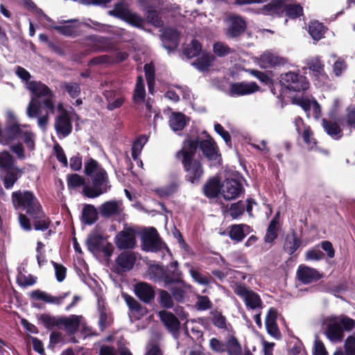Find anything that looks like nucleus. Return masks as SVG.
Masks as SVG:
<instances>
[{
	"label": "nucleus",
	"mask_w": 355,
	"mask_h": 355,
	"mask_svg": "<svg viewBox=\"0 0 355 355\" xmlns=\"http://www.w3.org/2000/svg\"><path fill=\"white\" fill-rule=\"evenodd\" d=\"M136 230L132 227L124 228L114 238L116 247L120 250H132L136 246Z\"/></svg>",
	"instance_id": "10"
},
{
	"label": "nucleus",
	"mask_w": 355,
	"mask_h": 355,
	"mask_svg": "<svg viewBox=\"0 0 355 355\" xmlns=\"http://www.w3.org/2000/svg\"><path fill=\"white\" fill-rule=\"evenodd\" d=\"M228 26L226 31V35L229 37H237L243 33L247 27V23L245 19L236 14L230 15L227 18Z\"/></svg>",
	"instance_id": "11"
},
{
	"label": "nucleus",
	"mask_w": 355,
	"mask_h": 355,
	"mask_svg": "<svg viewBox=\"0 0 355 355\" xmlns=\"http://www.w3.org/2000/svg\"><path fill=\"white\" fill-rule=\"evenodd\" d=\"M306 68L312 71L313 74L318 78L321 79L323 83L328 80V76L325 73L321 59L319 57H313L306 61Z\"/></svg>",
	"instance_id": "23"
},
{
	"label": "nucleus",
	"mask_w": 355,
	"mask_h": 355,
	"mask_svg": "<svg viewBox=\"0 0 355 355\" xmlns=\"http://www.w3.org/2000/svg\"><path fill=\"white\" fill-rule=\"evenodd\" d=\"M3 173V182L6 189H10L13 187L17 180L25 173V168H19L15 166L11 169L5 170L1 172Z\"/></svg>",
	"instance_id": "24"
},
{
	"label": "nucleus",
	"mask_w": 355,
	"mask_h": 355,
	"mask_svg": "<svg viewBox=\"0 0 355 355\" xmlns=\"http://www.w3.org/2000/svg\"><path fill=\"white\" fill-rule=\"evenodd\" d=\"M158 315L162 322L176 338L178 337V318L172 313L164 310L160 311Z\"/></svg>",
	"instance_id": "26"
},
{
	"label": "nucleus",
	"mask_w": 355,
	"mask_h": 355,
	"mask_svg": "<svg viewBox=\"0 0 355 355\" xmlns=\"http://www.w3.org/2000/svg\"><path fill=\"white\" fill-rule=\"evenodd\" d=\"M234 292L244 300L247 309L252 310L262 309L263 303L260 296L254 291L249 290L245 285L242 284H235Z\"/></svg>",
	"instance_id": "7"
},
{
	"label": "nucleus",
	"mask_w": 355,
	"mask_h": 355,
	"mask_svg": "<svg viewBox=\"0 0 355 355\" xmlns=\"http://www.w3.org/2000/svg\"><path fill=\"white\" fill-rule=\"evenodd\" d=\"M212 322L215 327L223 330L224 335L227 334L229 329H233L232 325L227 322L226 318L220 312L214 313Z\"/></svg>",
	"instance_id": "44"
},
{
	"label": "nucleus",
	"mask_w": 355,
	"mask_h": 355,
	"mask_svg": "<svg viewBox=\"0 0 355 355\" xmlns=\"http://www.w3.org/2000/svg\"><path fill=\"white\" fill-rule=\"evenodd\" d=\"M80 316L71 315L69 317H60V327L64 326L69 334H74L80 326Z\"/></svg>",
	"instance_id": "29"
},
{
	"label": "nucleus",
	"mask_w": 355,
	"mask_h": 355,
	"mask_svg": "<svg viewBox=\"0 0 355 355\" xmlns=\"http://www.w3.org/2000/svg\"><path fill=\"white\" fill-rule=\"evenodd\" d=\"M108 15L139 28H142L144 22V19L137 13L132 12L123 0L114 3V8L108 11Z\"/></svg>",
	"instance_id": "4"
},
{
	"label": "nucleus",
	"mask_w": 355,
	"mask_h": 355,
	"mask_svg": "<svg viewBox=\"0 0 355 355\" xmlns=\"http://www.w3.org/2000/svg\"><path fill=\"white\" fill-rule=\"evenodd\" d=\"M100 168H103L93 158H90L87 162H85L84 173L88 177L92 178V176L95 173H97Z\"/></svg>",
	"instance_id": "55"
},
{
	"label": "nucleus",
	"mask_w": 355,
	"mask_h": 355,
	"mask_svg": "<svg viewBox=\"0 0 355 355\" xmlns=\"http://www.w3.org/2000/svg\"><path fill=\"white\" fill-rule=\"evenodd\" d=\"M141 249L145 252H157L164 250L168 251L166 244L162 242L157 230L150 227L145 230L141 234Z\"/></svg>",
	"instance_id": "5"
},
{
	"label": "nucleus",
	"mask_w": 355,
	"mask_h": 355,
	"mask_svg": "<svg viewBox=\"0 0 355 355\" xmlns=\"http://www.w3.org/2000/svg\"><path fill=\"white\" fill-rule=\"evenodd\" d=\"M170 184L162 188H157L155 190V192L160 197V198H166L171 196L173 194L177 189V182L175 174H171L170 175Z\"/></svg>",
	"instance_id": "40"
},
{
	"label": "nucleus",
	"mask_w": 355,
	"mask_h": 355,
	"mask_svg": "<svg viewBox=\"0 0 355 355\" xmlns=\"http://www.w3.org/2000/svg\"><path fill=\"white\" fill-rule=\"evenodd\" d=\"M322 125L325 132L333 139H339L342 137V130L336 122L322 119Z\"/></svg>",
	"instance_id": "35"
},
{
	"label": "nucleus",
	"mask_w": 355,
	"mask_h": 355,
	"mask_svg": "<svg viewBox=\"0 0 355 355\" xmlns=\"http://www.w3.org/2000/svg\"><path fill=\"white\" fill-rule=\"evenodd\" d=\"M122 296L132 312L143 314L144 308L137 300L127 293H123Z\"/></svg>",
	"instance_id": "50"
},
{
	"label": "nucleus",
	"mask_w": 355,
	"mask_h": 355,
	"mask_svg": "<svg viewBox=\"0 0 355 355\" xmlns=\"http://www.w3.org/2000/svg\"><path fill=\"white\" fill-rule=\"evenodd\" d=\"M165 286L178 283V261H175L164 268V275L162 281Z\"/></svg>",
	"instance_id": "33"
},
{
	"label": "nucleus",
	"mask_w": 355,
	"mask_h": 355,
	"mask_svg": "<svg viewBox=\"0 0 355 355\" xmlns=\"http://www.w3.org/2000/svg\"><path fill=\"white\" fill-rule=\"evenodd\" d=\"M71 294L70 291L62 293L58 297L53 296L48 293L36 289L29 293V298L31 300H42L45 303L60 305L63 300Z\"/></svg>",
	"instance_id": "16"
},
{
	"label": "nucleus",
	"mask_w": 355,
	"mask_h": 355,
	"mask_svg": "<svg viewBox=\"0 0 355 355\" xmlns=\"http://www.w3.org/2000/svg\"><path fill=\"white\" fill-rule=\"evenodd\" d=\"M16 282L21 287L31 286L36 283L37 277L31 274L26 275L19 271L17 276Z\"/></svg>",
	"instance_id": "54"
},
{
	"label": "nucleus",
	"mask_w": 355,
	"mask_h": 355,
	"mask_svg": "<svg viewBox=\"0 0 355 355\" xmlns=\"http://www.w3.org/2000/svg\"><path fill=\"white\" fill-rule=\"evenodd\" d=\"M214 60V57L211 54L202 53L201 57L193 62V65L199 71H205L209 69Z\"/></svg>",
	"instance_id": "38"
},
{
	"label": "nucleus",
	"mask_w": 355,
	"mask_h": 355,
	"mask_svg": "<svg viewBox=\"0 0 355 355\" xmlns=\"http://www.w3.org/2000/svg\"><path fill=\"white\" fill-rule=\"evenodd\" d=\"M92 187L85 186L83 188V195L88 198H95L107 193L112 187L108 174L105 168L95 173L91 178Z\"/></svg>",
	"instance_id": "3"
},
{
	"label": "nucleus",
	"mask_w": 355,
	"mask_h": 355,
	"mask_svg": "<svg viewBox=\"0 0 355 355\" xmlns=\"http://www.w3.org/2000/svg\"><path fill=\"white\" fill-rule=\"evenodd\" d=\"M15 160L13 156L8 151L0 153V171L11 169L15 166Z\"/></svg>",
	"instance_id": "42"
},
{
	"label": "nucleus",
	"mask_w": 355,
	"mask_h": 355,
	"mask_svg": "<svg viewBox=\"0 0 355 355\" xmlns=\"http://www.w3.org/2000/svg\"><path fill=\"white\" fill-rule=\"evenodd\" d=\"M60 317H54L51 315L49 313H42L39 318L40 321L44 327L49 330H51L54 327H60Z\"/></svg>",
	"instance_id": "41"
},
{
	"label": "nucleus",
	"mask_w": 355,
	"mask_h": 355,
	"mask_svg": "<svg viewBox=\"0 0 355 355\" xmlns=\"http://www.w3.org/2000/svg\"><path fill=\"white\" fill-rule=\"evenodd\" d=\"M136 256L130 251L122 252L116 259V270L117 274L126 272L132 270L136 262Z\"/></svg>",
	"instance_id": "12"
},
{
	"label": "nucleus",
	"mask_w": 355,
	"mask_h": 355,
	"mask_svg": "<svg viewBox=\"0 0 355 355\" xmlns=\"http://www.w3.org/2000/svg\"><path fill=\"white\" fill-rule=\"evenodd\" d=\"M100 214L105 218H110L119 214V203L115 200L105 202L100 207Z\"/></svg>",
	"instance_id": "36"
},
{
	"label": "nucleus",
	"mask_w": 355,
	"mask_h": 355,
	"mask_svg": "<svg viewBox=\"0 0 355 355\" xmlns=\"http://www.w3.org/2000/svg\"><path fill=\"white\" fill-rule=\"evenodd\" d=\"M11 200L16 210L25 211L26 214L19 213L18 220L21 227L29 232L32 230L31 220L28 216L42 207L40 201L29 190H18L12 193Z\"/></svg>",
	"instance_id": "1"
},
{
	"label": "nucleus",
	"mask_w": 355,
	"mask_h": 355,
	"mask_svg": "<svg viewBox=\"0 0 355 355\" xmlns=\"http://www.w3.org/2000/svg\"><path fill=\"white\" fill-rule=\"evenodd\" d=\"M345 355H355V337L348 336L344 343Z\"/></svg>",
	"instance_id": "64"
},
{
	"label": "nucleus",
	"mask_w": 355,
	"mask_h": 355,
	"mask_svg": "<svg viewBox=\"0 0 355 355\" xmlns=\"http://www.w3.org/2000/svg\"><path fill=\"white\" fill-rule=\"evenodd\" d=\"M182 164L186 171L187 180L192 183L199 182L204 173L200 162L197 160H182Z\"/></svg>",
	"instance_id": "13"
},
{
	"label": "nucleus",
	"mask_w": 355,
	"mask_h": 355,
	"mask_svg": "<svg viewBox=\"0 0 355 355\" xmlns=\"http://www.w3.org/2000/svg\"><path fill=\"white\" fill-rule=\"evenodd\" d=\"M147 21L156 28L162 27L164 22L158 12L155 9H148L146 11Z\"/></svg>",
	"instance_id": "52"
},
{
	"label": "nucleus",
	"mask_w": 355,
	"mask_h": 355,
	"mask_svg": "<svg viewBox=\"0 0 355 355\" xmlns=\"http://www.w3.org/2000/svg\"><path fill=\"white\" fill-rule=\"evenodd\" d=\"M67 182L69 189H76L82 186L83 187L87 186L85 179L77 173L67 175Z\"/></svg>",
	"instance_id": "47"
},
{
	"label": "nucleus",
	"mask_w": 355,
	"mask_h": 355,
	"mask_svg": "<svg viewBox=\"0 0 355 355\" xmlns=\"http://www.w3.org/2000/svg\"><path fill=\"white\" fill-rule=\"evenodd\" d=\"M28 89L31 92L33 95L37 98L46 97L48 96H53L50 88L40 81H31L28 83Z\"/></svg>",
	"instance_id": "27"
},
{
	"label": "nucleus",
	"mask_w": 355,
	"mask_h": 355,
	"mask_svg": "<svg viewBox=\"0 0 355 355\" xmlns=\"http://www.w3.org/2000/svg\"><path fill=\"white\" fill-rule=\"evenodd\" d=\"M51 264L54 267L55 277L58 282H61L64 281L66 277L67 268L54 261H51Z\"/></svg>",
	"instance_id": "62"
},
{
	"label": "nucleus",
	"mask_w": 355,
	"mask_h": 355,
	"mask_svg": "<svg viewBox=\"0 0 355 355\" xmlns=\"http://www.w3.org/2000/svg\"><path fill=\"white\" fill-rule=\"evenodd\" d=\"M98 220L96 209L93 205H85L82 210L81 220L86 225H91Z\"/></svg>",
	"instance_id": "34"
},
{
	"label": "nucleus",
	"mask_w": 355,
	"mask_h": 355,
	"mask_svg": "<svg viewBox=\"0 0 355 355\" xmlns=\"http://www.w3.org/2000/svg\"><path fill=\"white\" fill-rule=\"evenodd\" d=\"M164 47L168 52L174 51L178 48V29L166 27L161 35Z\"/></svg>",
	"instance_id": "22"
},
{
	"label": "nucleus",
	"mask_w": 355,
	"mask_h": 355,
	"mask_svg": "<svg viewBox=\"0 0 355 355\" xmlns=\"http://www.w3.org/2000/svg\"><path fill=\"white\" fill-rule=\"evenodd\" d=\"M135 295L146 304L150 303L155 298V291L153 286L146 282H139L134 286Z\"/></svg>",
	"instance_id": "18"
},
{
	"label": "nucleus",
	"mask_w": 355,
	"mask_h": 355,
	"mask_svg": "<svg viewBox=\"0 0 355 355\" xmlns=\"http://www.w3.org/2000/svg\"><path fill=\"white\" fill-rule=\"evenodd\" d=\"M187 266L189 268V273L192 278L199 284L207 286L214 281L211 277L202 275L198 271L194 270L191 266H190V265L187 264Z\"/></svg>",
	"instance_id": "46"
},
{
	"label": "nucleus",
	"mask_w": 355,
	"mask_h": 355,
	"mask_svg": "<svg viewBox=\"0 0 355 355\" xmlns=\"http://www.w3.org/2000/svg\"><path fill=\"white\" fill-rule=\"evenodd\" d=\"M286 3V15L291 19H295L303 15V8L300 4H288Z\"/></svg>",
	"instance_id": "53"
},
{
	"label": "nucleus",
	"mask_w": 355,
	"mask_h": 355,
	"mask_svg": "<svg viewBox=\"0 0 355 355\" xmlns=\"http://www.w3.org/2000/svg\"><path fill=\"white\" fill-rule=\"evenodd\" d=\"M279 82L283 87L293 92L305 91L309 87V83L305 76L291 71L282 74Z\"/></svg>",
	"instance_id": "6"
},
{
	"label": "nucleus",
	"mask_w": 355,
	"mask_h": 355,
	"mask_svg": "<svg viewBox=\"0 0 355 355\" xmlns=\"http://www.w3.org/2000/svg\"><path fill=\"white\" fill-rule=\"evenodd\" d=\"M297 276L302 283L309 284L320 279L322 277V274L315 268L300 265L297 270Z\"/></svg>",
	"instance_id": "17"
},
{
	"label": "nucleus",
	"mask_w": 355,
	"mask_h": 355,
	"mask_svg": "<svg viewBox=\"0 0 355 355\" xmlns=\"http://www.w3.org/2000/svg\"><path fill=\"white\" fill-rule=\"evenodd\" d=\"M259 89V87L254 82L235 83L230 85L228 94L230 96H244L254 93Z\"/></svg>",
	"instance_id": "15"
},
{
	"label": "nucleus",
	"mask_w": 355,
	"mask_h": 355,
	"mask_svg": "<svg viewBox=\"0 0 355 355\" xmlns=\"http://www.w3.org/2000/svg\"><path fill=\"white\" fill-rule=\"evenodd\" d=\"M159 303L162 307L165 309H170L173 306L171 296L164 290H160L159 292Z\"/></svg>",
	"instance_id": "59"
},
{
	"label": "nucleus",
	"mask_w": 355,
	"mask_h": 355,
	"mask_svg": "<svg viewBox=\"0 0 355 355\" xmlns=\"http://www.w3.org/2000/svg\"><path fill=\"white\" fill-rule=\"evenodd\" d=\"M309 33L313 40L318 41L323 37L325 33V28L322 23L313 21L309 24Z\"/></svg>",
	"instance_id": "43"
},
{
	"label": "nucleus",
	"mask_w": 355,
	"mask_h": 355,
	"mask_svg": "<svg viewBox=\"0 0 355 355\" xmlns=\"http://www.w3.org/2000/svg\"><path fill=\"white\" fill-rule=\"evenodd\" d=\"M324 334L332 343L341 342L344 331H350L355 327V320L345 315H331L323 321Z\"/></svg>",
	"instance_id": "2"
},
{
	"label": "nucleus",
	"mask_w": 355,
	"mask_h": 355,
	"mask_svg": "<svg viewBox=\"0 0 355 355\" xmlns=\"http://www.w3.org/2000/svg\"><path fill=\"white\" fill-rule=\"evenodd\" d=\"M324 257V254L316 248L309 250L305 254V259L308 261H319Z\"/></svg>",
	"instance_id": "63"
},
{
	"label": "nucleus",
	"mask_w": 355,
	"mask_h": 355,
	"mask_svg": "<svg viewBox=\"0 0 355 355\" xmlns=\"http://www.w3.org/2000/svg\"><path fill=\"white\" fill-rule=\"evenodd\" d=\"M224 353L227 355H241L242 346L233 329H229L227 334L224 335Z\"/></svg>",
	"instance_id": "14"
},
{
	"label": "nucleus",
	"mask_w": 355,
	"mask_h": 355,
	"mask_svg": "<svg viewBox=\"0 0 355 355\" xmlns=\"http://www.w3.org/2000/svg\"><path fill=\"white\" fill-rule=\"evenodd\" d=\"M203 191L207 198H216L219 193L220 194V184L218 180L211 178L205 184Z\"/></svg>",
	"instance_id": "37"
},
{
	"label": "nucleus",
	"mask_w": 355,
	"mask_h": 355,
	"mask_svg": "<svg viewBox=\"0 0 355 355\" xmlns=\"http://www.w3.org/2000/svg\"><path fill=\"white\" fill-rule=\"evenodd\" d=\"M343 125H347L355 129V107L349 105L346 109V114L341 119Z\"/></svg>",
	"instance_id": "49"
},
{
	"label": "nucleus",
	"mask_w": 355,
	"mask_h": 355,
	"mask_svg": "<svg viewBox=\"0 0 355 355\" xmlns=\"http://www.w3.org/2000/svg\"><path fill=\"white\" fill-rule=\"evenodd\" d=\"M203 155L210 160L216 159L218 157V148L213 138L207 135V139L198 142Z\"/></svg>",
	"instance_id": "20"
},
{
	"label": "nucleus",
	"mask_w": 355,
	"mask_h": 355,
	"mask_svg": "<svg viewBox=\"0 0 355 355\" xmlns=\"http://www.w3.org/2000/svg\"><path fill=\"white\" fill-rule=\"evenodd\" d=\"M105 239L98 233H92L88 235L86 240L87 249L92 253L100 252Z\"/></svg>",
	"instance_id": "28"
},
{
	"label": "nucleus",
	"mask_w": 355,
	"mask_h": 355,
	"mask_svg": "<svg viewBox=\"0 0 355 355\" xmlns=\"http://www.w3.org/2000/svg\"><path fill=\"white\" fill-rule=\"evenodd\" d=\"M289 0H272L269 3L259 8H248L246 10L256 15L281 17L285 10L286 3Z\"/></svg>",
	"instance_id": "8"
},
{
	"label": "nucleus",
	"mask_w": 355,
	"mask_h": 355,
	"mask_svg": "<svg viewBox=\"0 0 355 355\" xmlns=\"http://www.w3.org/2000/svg\"><path fill=\"white\" fill-rule=\"evenodd\" d=\"M202 51L201 44L195 40H193L183 50L184 55L188 58L198 56Z\"/></svg>",
	"instance_id": "45"
},
{
	"label": "nucleus",
	"mask_w": 355,
	"mask_h": 355,
	"mask_svg": "<svg viewBox=\"0 0 355 355\" xmlns=\"http://www.w3.org/2000/svg\"><path fill=\"white\" fill-rule=\"evenodd\" d=\"M213 51L218 57H224L232 53V49L225 43L218 42L214 44Z\"/></svg>",
	"instance_id": "61"
},
{
	"label": "nucleus",
	"mask_w": 355,
	"mask_h": 355,
	"mask_svg": "<svg viewBox=\"0 0 355 355\" xmlns=\"http://www.w3.org/2000/svg\"><path fill=\"white\" fill-rule=\"evenodd\" d=\"M164 114L168 118V123L171 128L174 131H178V112H174L169 107L164 110Z\"/></svg>",
	"instance_id": "60"
},
{
	"label": "nucleus",
	"mask_w": 355,
	"mask_h": 355,
	"mask_svg": "<svg viewBox=\"0 0 355 355\" xmlns=\"http://www.w3.org/2000/svg\"><path fill=\"white\" fill-rule=\"evenodd\" d=\"M195 306L198 311H206L212 306V302L207 296L197 295Z\"/></svg>",
	"instance_id": "58"
},
{
	"label": "nucleus",
	"mask_w": 355,
	"mask_h": 355,
	"mask_svg": "<svg viewBox=\"0 0 355 355\" xmlns=\"http://www.w3.org/2000/svg\"><path fill=\"white\" fill-rule=\"evenodd\" d=\"M62 88L73 98H77L81 92L80 84L77 83L64 82L62 85Z\"/></svg>",
	"instance_id": "57"
},
{
	"label": "nucleus",
	"mask_w": 355,
	"mask_h": 355,
	"mask_svg": "<svg viewBox=\"0 0 355 355\" xmlns=\"http://www.w3.org/2000/svg\"><path fill=\"white\" fill-rule=\"evenodd\" d=\"M243 191L242 184L237 180L227 178L220 184V195L226 200L239 198Z\"/></svg>",
	"instance_id": "9"
},
{
	"label": "nucleus",
	"mask_w": 355,
	"mask_h": 355,
	"mask_svg": "<svg viewBox=\"0 0 355 355\" xmlns=\"http://www.w3.org/2000/svg\"><path fill=\"white\" fill-rule=\"evenodd\" d=\"M55 129L58 135L65 137L72 131V123L68 113L64 111L58 115L55 121Z\"/></svg>",
	"instance_id": "21"
},
{
	"label": "nucleus",
	"mask_w": 355,
	"mask_h": 355,
	"mask_svg": "<svg viewBox=\"0 0 355 355\" xmlns=\"http://www.w3.org/2000/svg\"><path fill=\"white\" fill-rule=\"evenodd\" d=\"M300 244L301 241L297 238L295 233L292 232L286 235L284 249L287 253L291 255L300 246Z\"/></svg>",
	"instance_id": "39"
},
{
	"label": "nucleus",
	"mask_w": 355,
	"mask_h": 355,
	"mask_svg": "<svg viewBox=\"0 0 355 355\" xmlns=\"http://www.w3.org/2000/svg\"><path fill=\"white\" fill-rule=\"evenodd\" d=\"M198 146H199L198 140L187 139L183 144L181 150L183 159L187 161H193Z\"/></svg>",
	"instance_id": "31"
},
{
	"label": "nucleus",
	"mask_w": 355,
	"mask_h": 355,
	"mask_svg": "<svg viewBox=\"0 0 355 355\" xmlns=\"http://www.w3.org/2000/svg\"><path fill=\"white\" fill-rule=\"evenodd\" d=\"M266 327L268 333L274 337L279 335V331L277 324V312L275 309H270L266 318Z\"/></svg>",
	"instance_id": "32"
},
{
	"label": "nucleus",
	"mask_w": 355,
	"mask_h": 355,
	"mask_svg": "<svg viewBox=\"0 0 355 355\" xmlns=\"http://www.w3.org/2000/svg\"><path fill=\"white\" fill-rule=\"evenodd\" d=\"M295 124L298 134L302 133L304 141L309 148H313L315 145V141L313 138V132L310 127L305 125L303 120L300 117H297L295 119Z\"/></svg>",
	"instance_id": "25"
},
{
	"label": "nucleus",
	"mask_w": 355,
	"mask_h": 355,
	"mask_svg": "<svg viewBox=\"0 0 355 355\" xmlns=\"http://www.w3.org/2000/svg\"><path fill=\"white\" fill-rule=\"evenodd\" d=\"M146 141L147 138L145 135H141L133 142L131 148V154L132 157L135 161H137L139 159V156Z\"/></svg>",
	"instance_id": "48"
},
{
	"label": "nucleus",
	"mask_w": 355,
	"mask_h": 355,
	"mask_svg": "<svg viewBox=\"0 0 355 355\" xmlns=\"http://www.w3.org/2000/svg\"><path fill=\"white\" fill-rule=\"evenodd\" d=\"M278 64H279V58L270 53H265L260 57V65L263 68H268Z\"/></svg>",
	"instance_id": "56"
},
{
	"label": "nucleus",
	"mask_w": 355,
	"mask_h": 355,
	"mask_svg": "<svg viewBox=\"0 0 355 355\" xmlns=\"http://www.w3.org/2000/svg\"><path fill=\"white\" fill-rule=\"evenodd\" d=\"M245 208V203L240 200L237 202L232 203L227 210V212L233 219H236L244 214Z\"/></svg>",
	"instance_id": "51"
},
{
	"label": "nucleus",
	"mask_w": 355,
	"mask_h": 355,
	"mask_svg": "<svg viewBox=\"0 0 355 355\" xmlns=\"http://www.w3.org/2000/svg\"><path fill=\"white\" fill-rule=\"evenodd\" d=\"M250 226L245 224L233 225L229 232L231 239L241 241L251 232Z\"/></svg>",
	"instance_id": "30"
},
{
	"label": "nucleus",
	"mask_w": 355,
	"mask_h": 355,
	"mask_svg": "<svg viewBox=\"0 0 355 355\" xmlns=\"http://www.w3.org/2000/svg\"><path fill=\"white\" fill-rule=\"evenodd\" d=\"M33 221V225L36 231L44 232L49 228L52 222L41 207L28 216Z\"/></svg>",
	"instance_id": "19"
}]
</instances>
